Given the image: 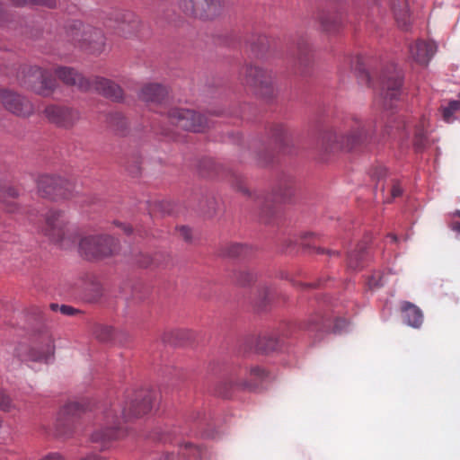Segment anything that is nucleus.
<instances>
[{
    "label": "nucleus",
    "instance_id": "nucleus-27",
    "mask_svg": "<svg viewBox=\"0 0 460 460\" xmlns=\"http://www.w3.org/2000/svg\"><path fill=\"white\" fill-rule=\"evenodd\" d=\"M217 252L222 258L244 260L252 253V248L245 243H228L220 245Z\"/></svg>",
    "mask_w": 460,
    "mask_h": 460
},
{
    "label": "nucleus",
    "instance_id": "nucleus-35",
    "mask_svg": "<svg viewBox=\"0 0 460 460\" xmlns=\"http://www.w3.org/2000/svg\"><path fill=\"white\" fill-rule=\"evenodd\" d=\"M219 209V203L212 195L199 194L198 211L204 219H212Z\"/></svg>",
    "mask_w": 460,
    "mask_h": 460
},
{
    "label": "nucleus",
    "instance_id": "nucleus-19",
    "mask_svg": "<svg viewBox=\"0 0 460 460\" xmlns=\"http://www.w3.org/2000/svg\"><path fill=\"white\" fill-rule=\"evenodd\" d=\"M293 325L285 323L279 333H264L256 338L255 351L259 354L268 355L279 350L283 346V340L280 338H288L292 334Z\"/></svg>",
    "mask_w": 460,
    "mask_h": 460
},
{
    "label": "nucleus",
    "instance_id": "nucleus-38",
    "mask_svg": "<svg viewBox=\"0 0 460 460\" xmlns=\"http://www.w3.org/2000/svg\"><path fill=\"white\" fill-rule=\"evenodd\" d=\"M109 128L119 136H126L128 132V122L125 116L119 111L111 112L106 116Z\"/></svg>",
    "mask_w": 460,
    "mask_h": 460
},
{
    "label": "nucleus",
    "instance_id": "nucleus-57",
    "mask_svg": "<svg viewBox=\"0 0 460 460\" xmlns=\"http://www.w3.org/2000/svg\"><path fill=\"white\" fill-rule=\"evenodd\" d=\"M14 22V15L8 13L0 3V27L9 26Z\"/></svg>",
    "mask_w": 460,
    "mask_h": 460
},
{
    "label": "nucleus",
    "instance_id": "nucleus-42",
    "mask_svg": "<svg viewBox=\"0 0 460 460\" xmlns=\"http://www.w3.org/2000/svg\"><path fill=\"white\" fill-rule=\"evenodd\" d=\"M200 0H177L179 10L189 18L198 20Z\"/></svg>",
    "mask_w": 460,
    "mask_h": 460
},
{
    "label": "nucleus",
    "instance_id": "nucleus-49",
    "mask_svg": "<svg viewBox=\"0 0 460 460\" xmlns=\"http://www.w3.org/2000/svg\"><path fill=\"white\" fill-rule=\"evenodd\" d=\"M102 296V290L99 284H92L84 290V298L88 303L97 302Z\"/></svg>",
    "mask_w": 460,
    "mask_h": 460
},
{
    "label": "nucleus",
    "instance_id": "nucleus-10",
    "mask_svg": "<svg viewBox=\"0 0 460 460\" xmlns=\"http://www.w3.org/2000/svg\"><path fill=\"white\" fill-rule=\"evenodd\" d=\"M55 353L54 340L47 331H40L31 338V344L19 343L14 356L21 361L47 362Z\"/></svg>",
    "mask_w": 460,
    "mask_h": 460
},
{
    "label": "nucleus",
    "instance_id": "nucleus-33",
    "mask_svg": "<svg viewBox=\"0 0 460 460\" xmlns=\"http://www.w3.org/2000/svg\"><path fill=\"white\" fill-rule=\"evenodd\" d=\"M193 339V332L187 329L167 331L162 335V341L171 346H183Z\"/></svg>",
    "mask_w": 460,
    "mask_h": 460
},
{
    "label": "nucleus",
    "instance_id": "nucleus-53",
    "mask_svg": "<svg viewBox=\"0 0 460 460\" xmlns=\"http://www.w3.org/2000/svg\"><path fill=\"white\" fill-rule=\"evenodd\" d=\"M428 137L423 130H418L413 138V147L415 152L421 153L427 147Z\"/></svg>",
    "mask_w": 460,
    "mask_h": 460
},
{
    "label": "nucleus",
    "instance_id": "nucleus-28",
    "mask_svg": "<svg viewBox=\"0 0 460 460\" xmlns=\"http://www.w3.org/2000/svg\"><path fill=\"white\" fill-rule=\"evenodd\" d=\"M116 20L118 22L117 30L125 38L131 36L139 29L140 21L132 12L120 13Z\"/></svg>",
    "mask_w": 460,
    "mask_h": 460
},
{
    "label": "nucleus",
    "instance_id": "nucleus-20",
    "mask_svg": "<svg viewBox=\"0 0 460 460\" xmlns=\"http://www.w3.org/2000/svg\"><path fill=\"white\" fill-rule=\"evenodd\" d=\"M92 90L114 102L121 103L124 102L122 87L106 77L98 75L90 77V91Z\"/></svg>",
    "mask_w": 460,
    "mask_h": 460
},
{
    "label": "nucleus",
    "instance_id": "nucleus-16",
    "mask_svg": "<svg viewBox=\"0 0 460 460\" xmlns=\"http://www.w3.org/2000/svg\"><path fill=\"white\" fill-rule=\"evenodd\" d=\"M315 19L321 30L328 34H336L343 27V15L335 3L330 2L318 9Z\"/></svg>",
    "mask_w": 460,
    "mask_h": 460
},
{
    "label": "nucleus",
    "instance_id": "nucleus-36",
    "mask_svg": "<svg viewBox=\"0 0 460 460\" xmlns=\"http://www.w3.org/2000/svg\"><path fill=\"white\" fill-rule=\"evenodd\" d=\"M367 243L360 242L353 251L348 252L347 263L349 269L353 270H361L364 268V261L367 253Z\"/></svg>",
    "mask_w": 460,
    "mask_h": 460
},
{
    "label": "nucleus",
    "instance_id": "nucleus-23",
    "mask_svg": "<svg viewBox=\"0 0 460 460\" xmlns=\"http://www.w3.org/2000/svg\"><path fill=\"white\" fill-rule=\"evenodd\" d=\"M370 59L357 56L351 59V69L359 84L374 87V72L370 68Z\"/></svg>",
    "mask_w": 460,
    "mask_h": 460
},
{
    "label": "nucleus",
    "instance_id": "nucleus-12",
    "mask_svg": "<svg viewBox=\"0 0 460 460\" xmlns=\"http://www.w3.org/2000/svg\"><path fill=\"white\" fill-rule=\"evenodd\" d=\"M38 193L51 201L66 199L72 196L74 184L68 180L57 175L44 174L37 181Z\"/></svg>",
    "mask_w": 460,
    "mask_h": 460
},
{
    "label": "nucleus",
    "instance_id": "nucleus-47",
    "mask_svg": "<svg viewBox=\"0 0 460 460\" xmlns=\"http://www.w3.org/2000/svg\"><path fill=\"white\" fill-rule=\"evenodd\" d=\"M163 374L164 377L167 378L168 382H170L172 385H175L179 382L183 381L186 376L181 369H178L172 366H166L163 370Z\"/></svg>",
    "mask_w": 460,
    "mask_h": 460
},
{
    "label": "nucleus",
    "instance_id": "nucleus-8",
    "mask_svg": "<svg viewBox=\"0 0 460 460\" xmlns=\"http://www.w3.org/2000/svg\"><path fill=\"white\" fill-rule=\"evenodd\" d=\"M94 409L95 403L89 398L66 403L58 412L55 424V436L60 438L71 437L78 420Z\"/></svg>",
    "mask_w": 460,
    "mask_h": 460
},
{
    "label": "nucleus",
    "instance_id": "nucleus-1",
    "mask_svg": "<svg viewBox=\"0 0 460 460\" xmlns=\"http://www.w3.org/2000/svg\"><path fill=\"white\" fill-rule=\"evenodd\" d=\"M297 190V182L294 176L285 172L277 174L270 193L256 197L261 222L269 225L281 215L279 204L292 202Z\"/></svg>",
    "mask_w": 460,
    "mask_h": 460
},
{
    "label": "nucleus",
    "instance_id": "nucleus-6",
    "mask_svg": "<svg viewBox=\"0 0 460 460\" xmlns=\"http://www.w3.org/2000/svg\"><path fill=\"white\" fill-rule=\"evenodd\" d=\"M195 169L202 178L227 181L236 190L245 196H252L246 186L245 178L242 174L217 163L211 157L204 156L197 159Z\"/></svg>",
    "mask_w": 460,
    "mask_h": 460
},
{
    "label": "nucleus",
    "instance_id": "nucleus-34",
    "mask_svg": "<svg viewBox=\"0 0 460 460\" xmlns=\"http://www.w3.org/2000/svg\"><path fill=\"white\" fill-rule=\"evenodd\" d=\"M120 433L121 430L118 425L105 427L93 432L91 435V440L93 443H100V449L104 450L108 443L119 438Z\"/></svg>",
    "mask_w": 460,
    "mask_h": 460
},
{
    "label": "nucleus",
    "instance_id": "nucleus-17",
    "mask_svg": "<svg viewBox=\"0 0 460 460\" xmlns=\"http://www.w3.org/2000/svg\"><path fill=\"white\" fill-rule=\"evenodd\" d=\"M43 114L49 123L66 129L72 128L79 119L78 111L63 105L49 104L44 108Z\"/></svg>",
    "mask_w": 460,
    "mask_h": 460
},
{
    "label": "nucleus",
    "instance_id": "nucleus-60",
    "mask_svg": "<svg viewBox=\"0 0 460 460\" xmlns=\"http://www.w3.org/2000/svg\"><path fill=\"white\" fill-rule=\"evenodd\" d=\"M13 407V405L10 396L4 390L0 389V410L10 411Z\"/></svg>",
    "mask_w": 460,
    "mask_h": 460
},
{
    "label": "nucleus",
    "instance_id": "nucleus-58",
    "mask_svg": "<svg viewBox=\"0 0 460 460\" xmlns=\"http://www.w3.org/2000/svg\"><path fill=\"white\" fill-rule=\"evenodd\" d=\"M330 279L328 277L327 279H318L315 282H310V283H304V282H298V281H292L294 286L300 287L302 288H323L326 282V280Z\"/></svg>",
    "mask_w": 460,
    "mask_h": 460
},
{
    "label": "nucleus",
    "instance_id": "nucleus-46",
    "mask_svg": "<svg viewBox=\"0 0 460 460\" xmlns=\"http://www.w3.org/2000/svg\"><path fill=\"white\" fill-rule=\"evenodd\" d=\"M93 333L101 342H109L114 337V329L109 325L96 323L93 326Z\"/></svg>",
    "mask_w": 460,
    "mask_h": 460
},
{
    "label": "nucleus",
    "instance_id": "nucleus-62",
    "mask_svg": "<svg viewBox=\"0 0 460 460\" xmlns=\"http://www.w3.org/2000/svg\"><path fill=\"white\" fill-rule=\"evenodd\" d=\"M59 311L61 312L62 314L69 316L84 314L83 311L68 305H61L59 307Z\"/></svg>",
    "mask_w": 460,
    "mask_h": 460
},
{
    "label": "nucleus",
    "instance_id": "nucleus-5",
    "mask_svg": "<svg viewBox=\"0 0 460 460\" xmlns=\"http://www.w3.org/2000/svg\"><path fill=\"white\" fill-rule=\"evenodd\" d=\"M242 84L248 86L253 93L267 103L272 102L276 93L271 73L264 68L246 63L239 72Z\"/></svg>",
    "mask_w": 460,
    "mask_h": 460
},
{
    "label": "nucleus",
    "instance_id": "nucleus-25",
    "mask_svg": "<svg viewBox=\"0 0 460 460\" xmlns=\"http://www.w3.org/2000/svg\"><path fill=\"white\" fill-rule=\"evenodd\" d=\"M64 212L61 210H49L46 214V224L48 228L46 229V234L55 238V241L61 243L65 238V226L66 223L63 220Z\"/></svg>",
    "mask_w": 460,
    "mask_h": 460
},
{
    "label": "nucleus",
    "instance_id": "nucleus-41",
    "mask_svg": "<svg viewBox=\"0 0 460 460\" xmlns=\"http://www.w3.org/2000/svg\"><path fill=\"white\" fill-rule=\"evenodd\" d=\"M257 279L255 273L246 270H234L232 274L233 282L239 287H247Z\"/></svg>",
    "mask_w": 460,
    "mask_h": 460
},
{
    "label": "nucleus",
    "instance_id": "nucleus-63",
    "mask_svg": "<svg viewBox=\"0 0 460 460\" xmlns=\"http://www.w3.org/2000/svg\"><path fill=\"white\" fill-rule=\"evenodd\" d=\"M36 6L56 9L58 7V3L56 0H33V7Z\"/></svg>",
    "mask_w": 460,
    "mask_h": 460
},
{
    "label": "nucleus",
    "instance_id": "nucleus-22",
    "mask_svg": "<svg viewBox=\"0 0 460 460\" xmlns=\"http://www.w3.org/2000/svg\"><path fill=\"white\" fill-rule=\"evenodd\" d=\"M169 89L160 83H147L143 84L138 92V99L146 103L162 104L166 102Z\"/></svg>",
    "mask_w": 460,
    "mask_h": 460
},
{
    "label": "nucleus",
    "instance_id": "nucleus-50",
    "mask_svg": "<svg viewBox=\"0 0 460 460\" xmlns=\"http://www.w3.org/2000/svg\"><path fill=\"white\" fill-rule=\"evenodd\" d=\"M459 110H460V101L459 100L450 101L447 106L440 108L443 119L447 122H449L450 119H452L454 113Z\"/></svg>",
    "mask_w": 460,
    "mask_h": 460
},
{
    "label": "nucleus",
    "instance_id": "nucleus-39",
    "mask_svg": "<svg viewBox=\"0 0 460 460\" xmlns=\"http://www.w3.org/2000/svg\"><path fill=\"white\" fill-rule=\"evenodd\" d=\"M85 24L80 20H74L66 25V36L78 47L83 37H84Z\"/></svg>",
    "mask_w": 460,
    "mask_h": 460
},
{
    "label": "nucleus",
    "instance_id": "nucleus-48",
    "mask_svg": "<svg viewBox=\"0 0 460 460\" xmlns=\"http://www.w3.org/2000/svg\"><path fill=\"white\" fill-rule=\"evenodd\" d=\"M324 327V318L319 314L311 315L302 325L308 331H322Z\"/></svg>",
    "mask_w": 460,
    "mask_h": 460
},
{
    "label": "nucleus",
    "instance_id": "nucleus-32",
    "mask_svg": "<svg viewBox=\"0 0 460 460\" xmlns=\"http://www.w3.org/2000/svg\"><path fill=\"white\" fill-rule=\"evenodd\" d=\"M434 51L433 46L424 40H418L410 46L411 57L420 65H427L434 55Z\"/></svg>",
    "mask_w": 460,
    "mask_h": 460
},
{
    "label": "nucleus",
    "instance_id": "nucleus-29",
    "mask_svg": "<svg viewBox=\"0 0 460 460\" xmlns=\"http://www.w3.org/2000/svg\"><path fill=\"white\" fill-rule=\"evenodd\" d=\"M224 0H200L198 11V20L203 22L214 21L223 10Z\"/></svg>",
    "mask_w": 460,
    "mask_h": 460
},
{
    "label": "nucleus",
    "instance_id": "nucleus-55",
    "mask_svg": "<svg viewBox=\"0 0 460 460\" xmlns=\"http://www.w3.org/2000/svg\"><path fill=\"white\" fill-rule=\"evenodd\" d=\"M175 231L179 233V236L186 243L191 244L193 243V230L189 226H175Z\"/></svg>",
    "mask_w": 460,
    "mask_h": 460
},
{
    "label": "nucleus",
    "instance_id": "nucleus-11",
    "mask_svg": "<svg viewBox=\"0 0 460 460\" xmlns=\"http://www.w3.org/2000/svg\"><path fill=\"white\" fill-rule=\"evenodd\" d=\"M243 369L239 366H233L229 367L226 372V377L224 380L217 382L208 391L211 394L221 397L223 399H229L233 392L237 391H254L257 389L258 385L247 381L245 379H240Z\"/></svg>",
    "mask_w": 460,
    "mask_h": 460
},
{
    "label": "nucleus",
    "instance_id": "nucleus-43",
    "mask_svg": "<svg viewBox=\"0 0 460 460\" xmlns=\"http://www.w3.org/2000/svg\"><path fill=\"white\" fill-rule=\"evenodd\" d=\"M371 179L376 181L374 190L376 191L379 187L381 192L385 191V181L387 177V168L383 165L373 166L369 171Z\"/></svg>",
    "mask_w": 460,
    "mask_h": 460
},
{
    "label": "nucleus",
    "instance_id": "nucleus-61",
    "mask_svg": "<svg viewBox=\"0 0 460 460\" xmlns=\"http://www.w3.org/2000/svg\"><path fill=\"white\" fill-rule=\"evenodd\" d=\"M250 375L260 380H264L268 377L269 372L260 366H254L250 368Z\"/></svg>",
    "mask_w": 460,
    "mask_h": 460
},
{
    "label": "nucleus",
    "instance_id": "nucleus-26",
    "mask_svg": "<svg viewBox=\"0 0 460 460\" xmlns=\"http://www.w3.org/2000/svg\"><path fill=\"white\" fill-rule=\"evenodd\" d=\"M391 9L398 27L409 31L411 25V15L408 0H391Z\"/></svg>",
    "mask_w": 460,
    "mask_h": 460
},
{
    "label": "nucleus",
    "instance_id": "nucleus-37",
    "mask_svg": "<svg viewBox=\"0 0 460 460\" xmlns=\"http://www.w3.org/2000/svg\"><path fill=\"white\" fill-rule=\"evenodd\" d=\"M403 317L408 325L419 328L422 323V313L414 304L403 301L401 305Z\"/></svg>",
    "mask_w": 460,
    "mask_h": 460
},
{
    "label": "nucleus",
    "instance_id": "nucleus-44",
    "mask_svg": "<svg viewBox=\"0 0 460 460\" xmlns=\"http://www.w3.org/2000/svg\"><path fill=\"white\" fill-rule=\"evenodd\" d=\"M404 128L405 123L402 118L401 116H394L392 114L389 118H387L385 122L384 135H387L389 137L394 136L396 132L403 130Z\"/></svg>",
    "mask_w": 460,
    "mask_h": 460
},
{
    "label": "nucleus",
    "instance_id": "nucleus-14",
    "mask_svg": "<svg viewBox=\"0 0 460 460\" xmlns=\"http://www.w3.org/2000/svg\"><path fill=\"white\" fill-rule=\"evenodd\" d=\"M156 399V392L153 389H140L136 392L129 404L122 411L123 418L129 421L134 418H140L153 409Z\"/></svg>",
    "mask_w": 460,
    "mask_h": 460
},
{
    "label": "nucleus",
    "instance_id": "nucleus-15",
    "mask_svg": "<svg viewBox=\"0 0 460 460\" xmlns=\"http://www.w3.org/2000/svg\"><path fill=\"white\" fill-rule=\"evenodd\" d=\"M296 54L293 56V69L303 76L310 75L314 66V52L305 36L296 40Z\"/></svg>",
    "mask_w": 460,
    "mask_h": 460
},
{
    "label": "nucleus",
    "instance_id": "nucleus-31",
    "mask_svg": "<svg viewBox=\"0 0 460 460\" xmlns=\"http://www.w3.org/2000/svg\"><path fill=\"white\" fill-rule=\"evenodd\" d=\"M278 298H281L284 301L288 299V297L281 294L279 289L275 287H262L258 289V296L255 300V306L258 310L263 311L266 310L267 307Z\"/></svg>",
    "mask_w": 460,
    "mask_h": 460
},
{
    "label": "nucleus",
    "instance_id": "nucleus-64",
    "mask_svg": "<svg viewBox=\"0 0 460 460\" xmlns=\"http://www.w3.org/2000/svg\"><path fill=\"white\" fill-rule=\"evenodd\" d=\"M137 263L141 268H147L152 263V258L147 254H140Z\"/></svg>",
    "mask_w": 460,
    "mask_h": 460
},
{
    "label": "nucleus",
    "instance_id": "nucleus-24",
    "mask_svg": "<svg viewBox=\"0 0 460 460\" xmlns=\"http://www.w3.org/2000/svg\"><path fill=\"white\" fill-rule=\"evenodd\" d=\"M56 75L64 84L67 85H77L78 89L83 92L90 91V77H84L75 68L61 66L56 70Z\"/></svg>",
    "mask_w": 460,
    "mask_h": 460
},
{
    "label": "nucleus",
    "instance_id": "nucleus-7",
    "mask_svg": "<svg viewBox=\"0 0 460 460\" xmlns=\"http://www.w3.org/2000/svg\"><path fill=\"white\" fill-rule=\"evenodd\" d=\"M377 81L383 98V109L385 111L394 110L396 105L394 102L400 101L402 93V71L394 63L387 64L381 69Z\"/></svg>",
    "mask_w": 460,
    "mask_h": 460
},
{
    "label": "nucleus",
    "instance_id": "nucleus-18",
    "mask_svg": "<svg viewBox=\"0 0 460 460\" xmlns=\"http://www.w3.org/2000/svg\"><path fill=\"white\" fill-rule=\"evenodd\" d=\"M0 102L6 111L18 117H29L34 111L32 103L25 96L12 90H0Z\"/></svg>",
    "mask_w": 460,
    "mask_h": 460
},
{
    "label": "nucleus",
    "instance_id": "nucleus-4",
    "mask_svg": "<svg viewBox=\"0 0 460 460\" xmlns=\"http://www.w3.org/2000/svg\"><path fill=\"white\" fill-rule=\"evenodd\" d=\"M17 81L24 89L42 97L50 96L57 87L52 74L39 66L22 65L17 72Z\"/></svg>",
    "mask_w": 460,
    "mask_h": 460
},
{
    "label": "nucleus",
    "instance_id": "nucleus-3",
    "mask_svg": "<svg viewBox=\"0 0 460 460\" xmlns=\"http://www.w3.org/2000/svg\"><path fill=\"white\" fill-rule=\"evenodd\" d=\"M269 147L257 153V163L261 167L271 164L277 153L290 155L295 149L293 130L285 123L273 122L266 128Z\"/></svg>",
    "mask_w": 460,
    "mask_h": 460
},
{
    "label": "nucleus",
    "instance_id": "nucleus-51",
    "mask_svg": "<svg viewBox=\"0 0 460 460\" xmlns=\"http://www.w3.org/2000/svg\"><path fill=\"white\" fill-rule=\"evenodd\" d=\"M314 236H315V234L313 232H306L300 235L302 242L299 244L300 245L299 252L301 251L302 253H308V254H310L312 252H316L317 247H315L310 242L306 241L307 238L314 237Z\"/></svg>",
    "mask_w": 460,
    "mask_h": 460
},
{
    "label": "nucleus",
    "instance_id": "nucleus-9",
    "mask_svg": "<svg viewBox=\"0 0 460 460\" xmlns=\"http://www.w3.org/2000/svg\"><path fill=\"white\" fill-rule=\"evenodd\" d=\"M119 241L110 234L88 235L81 238L78 250L87 261H101L119 252Z\"/></svg>",
    "mask_w": 460,
    "mask_h": 460
},
{
    "label": "nucleus",
    "instance_id": "nucleus-59",
    "mask_svg": "<svg viewBox=\"0 0 460 460\" xmlns=\"http://www.w3.org/2000/svg\"><path fill=\"white\" fill-rule=\"evenodd\" d=\"M255 345L256 339L253 336H247L242 341V343L240 344V351L243 354L248 353L252 351L253 348L255 349Z\"/></svg>",
    "mask_w": 460,
    "mask_h": 460
},
{
    "label": "nucleus",
    "instance_id": "nucleus-13",
    "mask_svg": "<svg viewBox=\"0 0 460 460\" xmlns=\"http://www.w3.org/2000/svg\"><path fill=\"white\" fill-rule=\"evenodd\" d=\"M168 117L172 125L186 131L201 133L209 128L208 118L194 110L172 108Z\"/></svg>",
    "mask_w": 460,
    "mask_h": 460
},
{
    "label": "nucleus",
    "instance_id": "nucleus-2",
    "mask_svg": "<svg viewBox=\"0 0 460 460\" xmlns=\"http://www.w3.org/2000/svg\"><path fill=\"white\" fill-rule=\"evenodd\" d=\"M374 134L375 128L369 129L361 125L340 137L332 129H325L320 133L317 146L319 151L323 155L332 154L339 150L350 152L369 144Z\"/></svg>",
    "mask_w": 460,
    "mask_h": 460
},
{
    "label": "nucleus",
    "instance_id": "nucleus-40",
    "mask_svg": "<svg viewBox=\"0 0 460 460\" xmlns=\"http://www.w3.org/2000/svg\"><path fill=\"white\" fill-rule=\"evenodd\" d=\"M148 204L150 213L158 212L163 217L172 216L177 212V204L172 200H154Z\"/></svg>",
    "mask_w": 460,
    "mask_h": 460
},
{
    "label": "nucleus",
    "instance_id": "nucleus-45",
    "mask_svg": "<svg viewBox=\"0 0 460 460\" xmlns=\"http://www.w3.org/2000/svg\"><path fill=\"white\" fill-rule=\"evenodd\" d=\"M142 157L139 154H133L126 162V170L131 177H139L142 173Z\"/></svg>",
    "mask_w": 460,
    "mask_h": 460
},
{
    "label": "nucleus",
    "instance_id": "nucleus-52",
    "mask_svg": "<svg viewBox=\"0 0 460 460\" xmlns=\"http://www.w3.org/2000/svg\"><path fill=\"white\" fill-rule=\"evenodd\" d=\"M20 196L19 190L14 186L0 183V199L5 201L6 199H17Z\"/></svg>",
    "mask_w": 460,
    "mask_h": 460
},
{
    "label": "nucleus",
    "instance_id": "nucleus-54",
    "mask_svg": "<svg viewBox=\"0 0 460 460\" xmlns=\"http://www.w3.org/2000/svg\"><path fill=\"white\" fill-rule=\"evenodd\" d=\"M297 243L291 239H285L279 248V252L287 255H297L299 253V248H297Z\"/></svg>",
    "mask_w": 460,
    "mask_h": 460
},
{
    "label": "nucleus",
    "instance_id": "nucleus-21",
    "mask_svg": "<svg viewBox=\"0 0 460 460\" xmlns=\"http://www.w3.org/2000/svg\"><path fill=\"white\" fill-rule=\"evenodd\" d=\"M105 46V36L102 30L87 25L84 31V37L80 41L78 48L93 54H101Z\"/></svg>",
    "mask_w": 460,
    "mask_h": 460
},
{
    "label": "nucleus",
    "instance_id": "nucleus-56",
    "mask_svg": "<svg viewBox=\"0 0 460 460\" xmlns=\"http://www.w3.org/2000/svg\"><path fill=\"white\" fill-rule=\"evenodd\" d=\"M149 288L144 286H135L132 292V296L137 302L145 301L149 296Z\"/></svg>",
    "mask_w": 460,
    "mask_h": 460
},
{
    "label": "nucleus",
    "instance_id": "nucleus-30",
    "mask_svg": "<svg viewBox=\"0 0 460 460\" xmlns=\"http://www.w3.org/2000/svg\"><path fill=\"white\" fill-rule=\"evenodd\" d=\"M244 47L246 51H250L253 57L260 58L268 52L270 42L265 35L252 34L245 39Z\"/></svg>",
    "mask_w": 460,
    "mask_h": 460
}]
</instances>
